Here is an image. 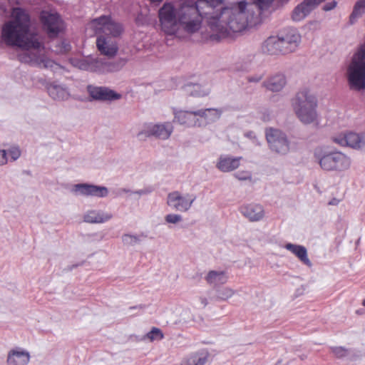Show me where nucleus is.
<instances>
[{
  "label": "nucleus",
  "instance_id": "nucleus-1",
  "mask_svg": "<svg viewBox=\"0 0 365 365\" xmlns=\"http://www.w3.org/2000/svg\"><path fill=\"white\" fill-rule=\"evenodd\" d=\"M242 1L232 7L224 6L223 0H181L166 2L158 11L161 29L173 35L182 30L194 34L201 27L203 18L212 31L226 34L240 32L248 25L255 24V19L264 11L268 10L273 0Z\"/></svg>",
  "mask_w": 365,
  "mask_h": 365
},
{
  "label": "nucleus",
  "instance_id": "nucleus-2",
  "mask_svg": "<svg viewBox=\"0 0 365 365\" xmlns=\"http://www.w3.org/2000/svg\"><path fill=\"white\" fill-rule=\"evenodd\" d=\"M14 19L2 28V38L7 45L19 49L17 58L21 63L56 70L59 65L46 55V48L41 36L30 32V17L21 8H15Z\"/></svg>",
  "mask_w": 365,
  "mask_h": 365
},
{
  "label": "nucleus",
  "instance_id": "nucleus-3",
  "mask_svg": "<svg viewBox=\"0 0 365 365\" xmlns=\"http://www.w3.org/2000/svg\"><path fill=\"white\" fill-rule=\"evenodd\" d=\"M90 26L98 36L96 46L100 53L109 58L114 57L118 51L115 38L122 34V25L112 21L109 16H101L93 19Z\"/></svg>",
  "mask_w": 365,
  "mask_h": 365
},
{
  "label": "nucleus",
  "instance_id": "nucleus-4",
  "mask_svg": "<svg viewBox=\"0 0 365 365\" xmlns=\"http://www.w3.org/2000/svg\"><path fill=\"white\" fill-rule=\"evenodd\" d=\"M294 113L304 124L314 123L317 118L318 101L309 88L300 89L291 101Z\"/></svg>",
  "mask_w": 365,
  "mask_h": 365
},
{
  "label": "nucleus",
  "instance_id": "nucleus-5",
  "mask_svg": "<svg viewBox=\"0 0 365 365\" xmlns=\"http://www.w3.org/2000/svg\"><path fill=\"white\" fill-rule=\"evenodd\" d=\"M313 155L315 162L325 171L341 173L349 169L351 158L342 152L329 149L326 146L314 148Z\"/></svg>",
  "mask_w": 365,
  "mask_h": 365
},
{
  "label": "nucleus",
  "instance_id": "nucleus-6",
  "mask_svg": "<svg viewBox=\"0 0 365 365\" xmlns=\"http://www.w3.org/2000/svg\"><path fill=\"white\" fill-rule=\"evenodd\" d=\"M347 78L351 89L361 91L365 88V43L353 56L348 67Z\"/></svg>",
  "mask_w": 365,
  "mask_h": 365
},
{
  "label": "nucleus",
  "instance_id": "nucleus-7",
  "mask_svg": "<svg viewBox=\"0 0 365 365\" xmlns=\"http://www.w3.org/2000/svg\"><path fill=\"white\" fill-rule=\"evenodd\" d=\"M266 139L269 149L280 155H285L290 150V141L282 130L273 128L266 129Z\"/></svg>",
  "mask_w": 365,
  "mask_h": 365
},
{
  "label": "nucleus",
  "instance_id": "nucleus-8",
  "mask_svg": "<svg viewBox=\"0 0 365 365\" xmlns=\"http://www.w3.org/2000/svg\"><path fill=\"white\" fill-rule=\"evenodd\" d=\"M40 19L43 29L49 38L56 37L65 29L64 22L57 13L43 11Z\"/></svg>",
  "mask_w": 365,
  "mask_h": 365
},
{
  "label": "nucleus",
  "instance_id": "nucleus-9",
  "mask_svg": "<svg viewBox=\"0 0 365 365\" xmlns=\"http://www.w3.org/2000/svg\"><path fill=\"white\" fill-rule=\"evenodd\" d=\"M195 200L196 197L194 195L187 193L183 195L179 191H173L168 194L167 205L174 210L186 212Z\"/></svg>",
  "mask_w": 365,
  "mask_h": 365
},
{
  "label": "nucleus",
  "instance_id": "nucleus-10",
  "mask_svg": "<svg viewBox=\"0 0 365 365\" xmlns=\"http://www.w3.org/2000/svg\"><path fill=\"white\" fill-rule=\"evenodd\" d=\"M71 192L76 196L93 197L103 198L108 196V189L106 186L97 185L90 183L75 184Z\"/></svg>",
  "mask_w": 365,
  "mask_h": 365
},
{
  "label": "nucleus",
  "instance_id": "nucleus-11",
  "mask_svg": "<svg viewBox=\"0 0 365 365\" xmlns=\"http://www.w3.org/2000/svg\"><path fill=\"white\" fill-rule=\"evenodd\" d=\"M72 64L83 71L105 73L110 71V65L103 59L98 58H73Z\"/></svg>",
  "mask_w": 365,
  "mask_h": 365
},
{
  "label": "nucleus",
  "instance_id": "nucleus-12",
  "mask_svg": "<svg viewBox=\"0 0 365 365\" xmlns=\"http://www.w3.org/2000/svg\"><path fill=\"white\" fill-rule=\"evenodd\" d=\"M277 36L286 54L295 51L301 42V35L293 28L284 29Z\"/></svg>",
  "mask_w": 365,
  "mask_h": 365
},
{
  "label": "nucleus",
  "instance_id": "nucleus-13",
  "mask_svg": "<svg viewBox=\"0 0 365 365\" xmlns=\"http://www.w3.org/2000/svg\"><path fill=\"white\" fill-rule=\"evenodd\" d=\"M173 131V126L170 123H165L163 124H155L148 125L146 129L138 133L140 139H143L150 136L166 140L169 138Z\"/></svg>",
  "mask_w": 365,
  "mask_h": 365
},
{
  "label": "nucleus",
  "instance_id": "nucleus-14",
  "mask_svg": "<svg viewBox=\"0 0 365 365\" xmlns=\"http://www.w3.org/2000/svg\"><path fill=\"white\" fill-rule=\"evenodd\" d=\"M87 92L89 96L95 101H113L121 98V95L113 90L105 86L88 85Z\"/></svg>",
  "mask_w": 365,
  "mask_h": 365
},
{
  "label": "nucleus",
  "instance_id": "nucleus-15",
  "mask_svg": "<svg viewBox=\"0 0 365 365\" xmlns=\"http://www.w3.org/2000/svg\"><path fill=\"white\" fill-rule=\"evenodd\" d=\"M333 140L341 146H349L354 149H365V133L358 134L351 132L334 137Z\"/></svg>",
  "mask_w": 365,
  "mask_h": 365
},
{
  "label": "nucleus",
  "instance_id": "nucleus-16",
  "mask_svg": "<svg viewBox=\"0 0 365 365\" xmlns=\"http://www.w3.org/2000/svg\"><path fill=\"white\" fill-rule=\"evenodd\" d=\"M197 110H178L174 113V122L187 127H200L197 115Z\"/></svg>",
  "mask_w": 365,
  "mask_h": 365
},
{
  "label": "nucleus",
  "instance_id": "nucleus-17",
  "mask_svg": "<svg viewBox=\"0 0 365 365\" xmlns=\"http://www.w3.org/2000/svg\"><path fill=\"white\" fill-rule=\"evenodd\" d=\"M242 157H233L230 155H221L216 163V168L223 173L237 169L240 165Z\"/></svg>",
  "mask_w": 365,
  "mask_h": 365
},
{
  "label": "nucleus",
  "instance_id": "nucleus-18",
  "mask_svg": "<svg viewBox=\"0 0 365 365\" xmlns=\"http://www.w3.org/2000/svg\"><path fill=\"white\" fill-rule=\"evenodd\" d=\"M240 213L250 222H257L263 219L264 211L259 204H247L240 207Z\"/></svg>",
  "mask_w": 365,
  "mask_h": 365
},
{
  "label": "nucleus",
  "instance_id": "nucleus-19",
  "mask_svg": "<svg viewBox=\"0 0 365 365\" xmlns=\"http://www.w3.org/2000/svg\"><path fill=\"white\" fill-rule=\"evenodd\" d=\"M30 361L29 353L21 348H16L9 351L7 365H27Z\"/></svg>",
  "mask_w": 365,
  "mask_h": 365
},
{
  "label": "nucleus",
  "instance_id": "nucleus-20",
  "mask_svg": "<svg viewBox=\"0 0 365 365\" xmlns=\"http://www.w3.org/2000/svg\"><path fill=\"white\" fill-rule=\"evenodd\" d=\"M113 218V215L101 210H89L83 215V221L89 224H101Z\"/></svg>",
  "mask_w": 365,
  "mask_h": 365
},
{
  "label": "nucleus",
  "instance_id": "nucleus-21",
  "mask_svg": "<svg viewBox=\"0 0 365 365\" xmlns=\"http://www.w3.org/2000/svg\"><path fill=\"white\" fill-rule=\"evenodd\" d=\"M281 43L277 36H269L263 43L262 51L264 53L269 55H285Z\"/></svg>",
  "mask_w": 365,
  "mask_h": 365
},
{
  "label": "nucleus",
  "instance_id": "nucleus-22",
  "mask_svg": "<svg viewBox=\"0 0 365 365\" xmlns=\"http://www.w3.org/2000/svg\"><path fill=\"white\" fill-rule=\"evenodd\" d=\"M183 92L193 97H204L210 93V87L208 85L187 83L182 86Z\"/></svg>",
  "mask_w": 365,
  "mask_h": 365
},
{
  "label": "nucleus",
  "instance_id": "nucleus-23",
  "mask_svg": "<svg viewBox=\"0 0 365 365\" xmlns=\"http://www.w3.org/2000/svg\"><path fill=\"white\" fill-rule=\"evenodd\" d=\"M197 110V115L201 126L217 120L222 115V110L217 108L199 109Z\"/></svg>",
  "mask_w": 365,
  "mask_h": 365
},
{
  "label": "nucleus",
  "instance_id": "nucleus-24",
  "mask_svg": "<svg viewBox=\"0 0 365 365\" xmlns=\"http://www.w3.org/2000/svg\"><path fill=\"white\" fill-rule=\"evenodd\" d=\"M209 354L205 350L191 353L181 361L180 365H205L208 359Z\"/></svg>",
  "mask_w": 365,
  "mask_h": 365
},
{
  "label": "nucleus",
  "instance_id": "nucleus-25",
  "mask_svg": "<svg viewBox=\"0 0 365 365\" xmlns=\"http://www.w3.org/2000/svg\"><path fill=\"white\" fill-rule=\"evenodd\" d=\"M284 247L294 255L303 264L309 267L312 266V263L308 257L307 248L304 246L292 243H287L284 245Z\"/></svg>",
  "mask_w": 365,
  "mask_h": 365
},
{
  "label": "nucleus",
  "instance_id": "nucleus-26",
  "mask_svg": "<svg viewBox=\"0 0 365 365\" xmlns=\"http://www.w3.org/2000/svg\"><path fill=\"white\" fill-rule=\"evenodd\" d=\"M286 77L283 73H277L263 83L264 86L272 91L279 92L286 85Z\"/></svg>",
  "mask_w": 365,
  "mask_h": 365
},
{
  "label": "nucleus",
  "instance_id": "nucleus-27",
  "mask_svg": "<svg viewBox=\"0 0 365 365\" xmlns=\"http://www.w3.org/2000/svg\"><path fill=\"white\" fill-rule=\"evenodd\" d=\"M205 280L211 286L216 287L225 284L227 281V276L224 271H210L205 277Z\"/></svg>",
  "mask_w": 365,
  "mask_h": 365
},
{
  "label": "nucleus",
  "instance_id": "nucleus-28",
  "mask_svg": "<svg viewBox=\"0 0 365 365\" xmlns=\"http://www.w3.org/2000/svg\"><path fill=\"white\" fill-rule=\"evenodd\" d=\"M47 90L50 97L56 101H64L69 96L67 89L61 85L51 84L47 87Z\"/></svg>",
  "mask_w": 365,
  "mask_h": 365
},
{
  "label": "nucleus",
  "instance_id": "nucleus-29",
  "mask_svg": "<svg viewBox=\"0 0 365 365\" xmlns=\"http://www.w3.org/2000/svg\"><path fill=\"white\" fill-rule=\"evenodd\" d=\"M51 49L57 54H63L68 52L71 46L66 40H55L51 43Z\"/></svg>",
  "mask_w": 365,
  "mask_h": 365
},
{
  "label": "nucleus",
  "instance_id": "nucleus-30",
  "mask_svg": "<svg viewBox=\"0 0 365 365\" xmlns=\"http://www.w3.org/2000/svg\"><path fill=\"white\" fill-rule=\"evenodd\" d=\"M365 12V0H359L350 16V21L354 24L356 19Z\"/></svg>",
  "mask_w": 365,
  "mask_h": 365
},
{
  "label": "nucleus",
  "instance_id": "nucleus-31",
  "mask_svg": "<svg viewBox=\"0 0 365 365\" xmlns=\"http://www.w3.org/2000/svg\"><path fill=\"white\" fill-rule=\"evenodd\" d=\"M309 13L306 10V8L301 3L298 6H297L292 15V19L294 21H300L304 19Z\"/></svg>",
  "mask_w": 365,
  "mask_h": 365
},
{
  "label": "nucleus",
  "instance_id": "nucleus-32",
  "mask_svg": "<svg viewBox=\"0 0 365 365\" xmlns=\"http://www.w3.org/2000/svg\"><path fill=\"white\" fill-rule=\"evenodd\" d=\"M143 235H130V234H124L122 236V241L125 245L127 246H133L136 244H138L141 241V237H143Z\"/></svg>",
  "mask_w": 365,
  "mask_h": 365
},
{
  "label": "nucleus",
  "instance_id": "nucleus-33",
  "mask_svg": "<svg viewBox=\"0 0 365 365\" xmlns=\"http://www.w3.org/2000/svg\"><path fill=\"white\" fill-rule=\"evenodd\" d=\"M146 337L153 341L155 340L160 341L164 338L162 331L157 327H153L151 330L146 334Z\"/></svg>",
  "mask_w": 365,
  "mask_h": 365
},
{
  "label": "nucleus",
  "instance_id": "nucleus-34",
  "mask_svg": "<svg viewBox=\"0 0 365 365\" xmlns=\"http://www.w3.org/2000/svg\"><path fill=\"white\" fill-rule=\"evenodd\" d=\"M234 294V291L229 287H224L217 290V298L220 300H227Z\"/></svg>",
  "mask_w": 365,
  "mask_h": 365
},
{
  "label": "nucleus",
  "instance_id": "nucleus-35",
  "mask_svg": "<svg viewBox=\"0 0 365 365\" xmlns=\"http://www.w3.org/2000/svg\"><path fill=\"white\" fill-rule=\"evenodd\" d=\"M325 0H304L302 4L306 8V10L309 13H310L312 10H314L317 6H318L321 3L324 1Z\"/></svg>",
  "mask_w": 365,
  "mask_h": 365
},
{
  "label": "nucleus",
  "instance_id": "nucleus-36",
  "mask_svg": "<svg viewBox=\"0 0 365 365\" xmlns=\"http://www.w3.org/2000/svg\"><path fill=\"white\" fill-rule=\"evenodd\" d=\"M182 220V217L179 214L170 213L165 216V221L168 224H178Z\"/></svg>",
  "mask_w": 365,
  "mask_h": 365
},
{
  "label": "nucleus",
  "instance_id": "nucleus-37",
  "mask_svg": "<svg viewBox=\"0 0 365 365\" xmlns=\"http://www.w3.org/2000/svg\"><path fill=\"white\" fill-rule=\"evenodd\" d=\"M7 153L13 161H16V160H18L21 155V149L18 145L11 146V148H9Z\"/></svg>",
  "mask_w": 365,
  "mask_h": 365
},
{
  "label": "nucleus",
  "instance_id": "nucleus-38",
  "mask_svg": "<svg viewBox=\"0 0 365 365\" xmlns=\"http://www.w3.org/2000/svg\"><path fill=\"white\" fill-rule=\"evenodd\" d=\"M235 178L239 180H251L252 173L247 170H241L234 174Z\"/></svg>",
  "mask_w": 365,
  "mask_h": 365
},
{
  "label": "nucleus",
  "instance_id": "nucleus-39",
  "mask_svg": "<svg viewBox=\"0 0 365 365\" xmlns=\"http://www.w3.org/2000/svg\"><path fill=\"white\" fill-rule=\"evenodd\" d=\"M331 351L338 358H342L348 354V350L342 346L331 347Z\"/></svg>",
  "mask_w": 365,
  "mask_h": 365
},
{
  "label": "nucleus",
  "instance_id": "nucleus-40",
  "mask_svg": "<svg viewBox=\"0 0 365 365\" xmlns=\"http://www.w3.org/2000/svg\"><path fill=\"white\" fill-rule=\"evenodd\" d=\"M8 153L6 150H0V166L5 165L8 163Z\"/></svg>",
  "mask_w": 365,
  "mask_h": 365
},
{
  "label": "nucleus",
  "instance_id": "nucleus-41",
  "mask_svg": "<svg viewBox=\"0 0 365 365\" xmlns=\"http://www.w3.org/2000/svg\"><path fill=\"white\" fill-rule=\"evenodd\" d=\"M263 78V74H255L247 77V81L251 83H257Z\"/></svg>",
  "mask_w": 365,
  "mask_h": 365
},
{
  "label": "nucleus",
  "instance_id": "nucleus-42",
  "mask_svg": "<svg viewBox=\"0 0 365 365\" xmlns=\"http://www.w3.org/2000/svg\"><path fill=\"white\" fill-rule=\"evenodd\" d=\"M336 5L337 2L336 1L328 2L323 6V10L325 11H331L334 9L336 6Z\"/></svg>",
  "mask_w": 365,
  "mask_h": 365
},
{
  "label": "nucleus",
  "instance_id": "nucleus-43",
  "mask_svg": "<svg viewBox=\"0 0 365 365\" xmlns=\"http://www.w3.org/2000/svg\"><path fill=\"white\" fill-rule=\"evenodd\" d=\"M150 192H151V190H150V189H142V190H137V191L134 192L133 193L138 194L139 195H143L149 194Z\"/></svg>",
  "mask_w": 365,
  "mask_h": 365
},
{
  "label": "nucleus",
  "instance_id": "nucleus-44",
  "mask_svg": "<svg viewBox=\"0 0 365 365\" xmlns=\"http://www.w3.org/2000/svg\"><path fill=\"white\" fill-rule=\"evenodd\" d=\"M260 118L263 121L266 122V121L269 120L270 115L268 112L266 111V112L262 113V116Z\"/></svg>",
  "mask_w": 365,
  "mask_h": 365
},
{
  "label": "nucleus",
  "instance_id": "nucleus-45",
  "mask_svg": "<svg viewBox=\"0 0 365 365\" xmlns=\"http://www.w3.org/2000/svg\"><path fill=\"white\" fill-rule=\"evenodd\" d=\"M199 299H200V303H201V304L202 305L203 307H205L207 305L208 301H207V298L203 297H200L199 298Z\"/></svg>",
  "mask_w": 365,
  "mask_h": 365
},
{
  "label": "nucleus",
  "instance_id": "nucleus-46",
  "mask_svg": "<svg viewBox=\"0 0 365 365\" xmlns=\"http://www.w3.org/2000/svg\"><path fill=\"white\" fill-rule=\"evenodd\" d=\"M131 191L129 190V189H126V188H120L118 190V195H122L123 193H128V192H130Z\"/></svg>",
  "mask_w": 365,
  "mask_h": 365
},
{
  "label": "nucleus",
  "instance_id": "nucleus-47",
  "mask_svg": "<svg viewBox=\"0 0 365 365\" xmlns=\"http://www.w3.org/2000/svg\"><path fill=\"white\" fill-rule=\"evenodd\" d=\"M339 200L336 198H333L329 202V205H338L339 203Z\"/></svg>",
  "mask_w": 365,
  "mask_h": 365
},
{
  "label": "nucleus",
  "instance_id": "nucleus-48",
  "mask_svg": "<svg viewBox=\"0 0 365 365\" xmlns=\"http://www.w3.org/2000/svg\"><path fill=\"white\" fill-rule=\"evenodd\" d=\"M144 308H145V306H144V305L140 304V305L135 306V307H130V309H138L143 310Z\"/></svg>",
  "mask_w": 365,
  "mask_h": 365
},
{
  "label": "nucleus",
  "instance_id": "nucleus-49",
  "mask_svg": "<svg viewBox=\"0 0 365 365\" xmlns=\"http://www.w3.org/2000/svg\"><path fill=\"white\" fill-rule=\"evenodd\" d=\"M254 133L252 132H250L247 134V136L252 137Z\"/></svg>",
  "mask_w": 365,
  "mask_h": 365
},
{
  "label": "nucleus",
  "instance_id": "nucleus-50",
  "mask_svg": "<svg viewBox=\"0 0 365 365\" xmlns=\"http://www.w3.org/2000/svg\"><path fill=\"white\" fill-rule=\"evenodd\" d=\"M362 305L365 307V299L362 301Z\"/></svg>",
  "mask_w": 365,
  "mask_h": 365
},
{
  "label": "nucleus",
  "instance_id": "nucleus-51",
  "mask_svg": "<svg viewBox=\"0 0 365 365\" xmlns=\"http://www.w3.org/2000/svg\"><path fill=\"white\" fill-rule=\"evenodd\" d=\"M151 1L153 2H159V1H161L162 0H151Z\"/></svg>",
  "mask_w": 365,
  "mask_h": 365
}]
</instances>
